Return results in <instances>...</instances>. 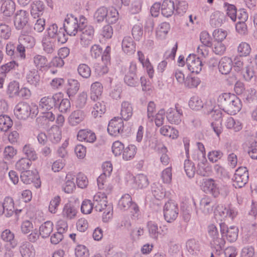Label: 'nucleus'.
Masks as SVG:
<instances>
[{"mask_svg": "<svg viewBox=\"0 0 257 257\" xmlns=\"http://www.w3.org/2000/svg\"><path fill=\"white\" fill-rule=\"evenodd\" d=\"M233 95L229 93H223L220 94L217 100L218 107L224 111L229 103L231 102V101H232Z\"/></svg>", "mask_w": 257, "mask_h": 257, "instance_id": "obj_28", "label": "nucleus"}, {"mask_svg": "<svg viewBox=\"0 0 257 257\" xmlns=\"http://www.w3.org/2000/svg\"><path fill=\"white\" fill-rule=\"evenodd\" d=\"M241 73L245 80L247 81H250L254 76L255 74L253 70V62L252 61L247 62Z\"/></svg>", "mask_w": 257, "mask_h": 257, "instance_id": "obj_45", "label": "nucleus"}, {"mask_svg": "<svg viewBox=\"0 0 257 257\" xmlns=\"http://www.w3.org/2000/svg\"><path fill=\"white\" fill-rule=\"evenodd\" d=\"M96 101L97 102L93 106V110L91 112L92 115L95 118L101 117V115L103 114L106 110L105 105L103 101H100L99 99Z\"/></svg>", "mask_w": 257, "mask_h": 257, "instance_id": "obj_44", "label": "nucleus"}, {"mask_svg": "<svg viewBox=\"0 0 257 257\" xmlns=\"http://www.w3.org/2000/svg\"><path fill=\"white\" fill-rule=\"evenodd\" d=\"M220 230L222 237L225 236L228 241L230 242L235 241L238 237V228L235 226L228 228L224 223L219 224Z\"/></svg>", "mask_w": 257, "mask_h": 257, "instance_id": "obj_12", "label": "nucleus"}, {"mask_svg": "<svg viewBox=\"0 0 257 257\" xmlns=\"http://www.w3.org/2000/svg\"><path fill=\"white\" fill-rule=\"evenodd\" d=\"M248 173L245 167H239L232 178L233 186L235 188H241L248 182Z\"/></svg>", "mask_w": 257, "mask_h": 257, "instance_id": "obj_9", "label": "nucleus"}, {"mask_svg": "<svg viewBox=\"0 0 257 257\" xmlns=\"http://www.w3.org/2000/svg\"><path fill=\"white\" fill-rule=\"evenodd\" d=\"M85 113L80 110H76L73 111L68 117L69 124L72 126H76L85 118Z\"/></svg>", "mask_w": 257, "mask_h": 257, "instance_id": "obj_27", "label": "nucleus"}, {"mask_svg": "<svg viewBox=\"0 0 257 257\" xmlns=\"http://www.w3.org/2000/svg\"><path fill=\"white\" fill-rule=\"evenodd\" d=\"M123 129V121L122 119L114 117L109 122L107 127L108 133L112 136H117L122 132Z\"/></svg>", "mask_w": 257, "mask_h": 257, "instance_id": "obj_14", "label": "nucleus"}, {"mask_svg": "<svg viewBox=\"0 0 257 257\" xmlns=\"http://www.w3.org/2000/svg\"><path fill=\"white\" fill-rule=\"evenodd\" d=\"M147 227L150 237L157 239L159 234L158 225L153 221H149L148 222Z\"/></svg>", "mask_w": 257, "mask_h": 257, "instance_id": "obj_63", "label": "nucleus"}, {"mask_svg": "<svg viewBox=\"0 0 257 257\" xmlns=\"http://www.w3.org/2000/svg\"><path fill=\"white\" fill-rule=\"evenodd\" d=\"M77 210L75 207L71 203H66L63 207L62 215V216L68 219H72L76 215Z\"/></svg>", "mask_w": 257, "mask_h": 257, "instance_id": "obj_40", "label": "nucleus"}, {"mask_svg": "<svg viewBox=\"0 0 257 257\" xmlns=\"http://www.w3.org/2000/svg\"><path fill=\"white\" fill-rule=\"evenodd\" d=\"M13 122L11 118L6 114L0 115V130L2 131L7 132L13 125Z\"/></svg>", "mask_w": 257, "mask_h": 257, "instance_id": "obj_46", "label": "nucleus"}, {"mask_svg": "<svg viewBox=\"0 0 257 257\" xmlns=\"http://www.w3.org/2000/svg\"><path fill=\"white\" fill-rule=\"evenodd\" d=\"M225 20L224 15L219 11H216L211 16L210 23L212 26L218 27Z\"/></svg>", "mask_w": 257, "mask_h": 257, "instance_id": "obj_48", "label": "nucleus"}, {"mask_svg": "<svg viewBox=\"0 0 257 257\" xmlns=\"http://www.w3.org/2000/svg\"><path fill=\"white\" fill-rule=\"evenodd\" d=\"M165 220L169 223L175 221L178 217L179 208L178 205L173 200H169L163 208Z\"/></svg>", "mask_w": 257, "mask_h": 257, "instance_id": "obj_6", "label": "nucleus"}, {"mask_svg": "<svg viewBox=\"0 0 257 257\" xmlns=\"http://www.w3.org/2000/svg\"><path fill=\"white\" fill-rule=\"evenodd\" d=\"M95 134L90 130H81L77 134V139L79 141L93 143L96 140Z\"/></svg>", "mask_w": 257, "mask_h": 257, "instance_id": "obj_23", "label": "nucleus"}, {"mask_svg": "<svg viewBox=\"0 0 257 257\" xmlns=\"http://www.w3.org/2000/svg\"><path fill=\"white\" fill-rule=\"evenodd\" d=\"M232 65L233 62L230 58L223 57L218 63L219 71L222 74H228L232 69Z\"/></svg>", "mask_w": 257, "mask_h": 257, "instance_id": "obj_21", "label": "nucleus"}, {"mask_svg": "<svg viewBox=\"0 0 257 257\" xmlns=\"http://www.w3.org/2000/svg\"><path fill=\"white\" fill-rule=\"evenodd\" d=\"M208 232L212 238L211 243V246L215 249L216 253L219 255L220 251L224 247L225 241L222 237H219L217 228L214 224H211L208 226Z\"/></svg>", "mask_w": 257, "mask_h": 257, "instance_id": "obj_5", "label": "nucleus"}, {"mask_svg": "<svg viewBox=\"0 0 257 257\" xmlns=\"http://www.w3.org/2000/svg\"><path fill=\"white\" fill-rule=\"evenodd\" d=\"M106 16H107V8L105 7L99 8L94 15V19L98 23H101L105 20Z\"/></svg>", "mask_w": 257, "mask_h": 257, "instance_id": "obj_58", "label": "nucleus"}, {"mask_svg": "<svg viewBox=\"0 0 257 257\" xmlns=\"http://www.w3.org/2000/svg\"><path fill=\"white\" fill-rule=\"evenodd\" d=\"M132 34L136 41H140L143 35V27L141 24L134 25L132 30Z\"/></svg>", "mask_w": 257, "mask_h": 257, "instance_id": "obj_59", "label": "nucleus"}, {"mask_svg": "<svg viewBox=\"0 0 257 257\" xmlns=\"http://www.w3.org/2000/svg\"><path fill=\"white\" fill-rule=\"evenodd\" d=\"M57 40L45 37L42 40L43 50L47 54H52L56 49Z\"/></svg>", "mask_w": 257, "mask_h": 257, "instance_id": "obj_36", "label": "nucleus"}, {"mask_svg": "<svg viewBox=\"0 0 257 257\" xmlns=\"http://www.w3.org/2000/svg\"><path fill=\"white\" fill-rule=\"evenodd\" d=\"M63 97L62 93H57L53 95H49L42 97L39 102V108L41 111H49L58 104Z\"/></svg>", "mask_w": 257, "mask_h": 257, "instance_id": "obj_3", "label": "nucleus"}, {"mask_svg": "<svg viewBox=\"0 0 257 257\" xmlns=\"http://www.w3.org/2000/svg\"><path fill=\"white\" fill-rule=\"evenodd\" d=\"M23 153L27 157V159L30 161H35L37 159L38 156L34 147L30 144L25 145L23 148Z\"/></svg>", "mask_w": 257, "mask_h": 257, "instance_id": "obj_49", "label": "nucleus"}, {"mask_svg": "<svg viewBox=\"0 0 257 257\" xmlns=\"http://www.w3.org/2000/svg\"><path fill=\"white\" fill-rule=\"evenodd\" d=\"M1 238L6 243L5 246L15 247L17 245L18 242L15 238V234L9 229H6L2 232Z\"/></svg>", "mask_w": 257, "mask_h": 257, "instance_id": "obj_19", "label": "nucleus"}, {"mask_svg": "<svg viewBox=\"0 0 257 257\" xmlns=\"http://www.w3.org/2000/svg\"><path fill=\"white\" fill-rule=\"evenodd\" d=\"M26 79L27 83L35 87H38L40 84V76L36 69L29 70L26 74Z\"/></svg>", "mask_w": 257, "mask_h": 257, "instance_id": "obj_24", "label": "nucleus"}, {"mask_svg": "<svg viewBox=\"0 0 257 257\" xmlns=\"http://www.w3.org/2000/svg\"><path fill=\"white\" fill-rule=\"evenodd\" d=\"M19 251L22 257H35L36 254L34 245L29 241H24L21 244Z\"/></svg>", "mask_w": 257, "mask_h": 257, "instance_id": "obj_18", "label": "nucleus"}, {"mask_svg": "<svg viewBox=\"0 0 257 257\" xmlns=\"http://www.w3.org/2000/svg\"><path fill=\"white\" fill-rule=\"evenodd\" d=\"M32 164L31 161L27 158H22L16 164V168L21 172L29 170Z\"/></svg>", "mask_w": 257, "mask_h": 257, "instance_id": "obj_55", "label": "nucleus"}, {"mask_svg": "<svg viewBox=\"0 0 257 257\" xmlns=\"http://www.w3.org/2000/svg\"><path fill=\"white\" fill-rule=\"evenodd\" d=\"M201 184L204 191L206 193L211 194L214 197H217L219 195V185L213 179L203 178Z\"/></svg>", "mask_w": 257, "mask_h": 257, "instance_id": "obj_10", "label": "nucleus"}, {"mask_svg": "<svg viewBox=\"0 0 257 257\" xmlns=\"http://www.w3.org/2000/svg\"><path fill=\"white\" fill-rule=\"evenodd\" d=\"M137 151V148L134 145H129L126 147H124L122 153L123 159L125 161L132 160L136 155Z\"/></svg>", "mask_w": 257, "mask_h": 257, "instance_id": "obj_42", "label": "nucleus"}, {"mask_svg": "<svg viewBox=\"0 0 257 257\" xmlns=\"http://www.w3.org/2000/svg\"><path fill=\"white\" fill-rule=\"evenodd\" d=\"M75 257H89L88 249L83 245H77L75 249Z\"/></svg>", "mask_w": 257, "mask_h": 257, "instance_id": "obj_64", "label": "nucleus"}, {"mask_svg": "<svg viewBox=\"0 0 257 257\" xmlns=\"http://www.w3.org/2000/svg\"><path fill=\"white\" fill-rule=\"evenodd\" d=\"M232 100L227 106L224 112L230 115H234L240 110L242 103L240 99L235 95L233 96Z\"/></svg>", "mask_w": 257, "mask_h": 257, "instance_id": "obj_20", "label": "nucleus"}, {"mask_svg": "<svg viewBox=\"0 0 257 257\" xmlns=\"http://www.w3.org/2000/svg\"><path fill=\"white\" fill-rule=\"evenodd\" d=\"M75 175L71 172L66 174V181L63 186V189L67 193H71L75 189V184L74 182Z\"/></svg>", "mask_w": 257, "mask_h": 257, "instance_id": "obj_31", "label": "nucleus"}, {"mask_svg": "<svg viewBox=\"0 0 257 257\" xmlns=\"http://www.w3.org/2000/svg\"><path fill=\"white\" fill-rule=\"evenodd\" d=\"M184 169L186 175L189 178L194 177L196 171L194 163L189 160H185L184 163Z\"/></svg>", "mask_w": 257, "mask_h": 257, "instance_id": "obj_50", "label": "nucleus"}, {"mask_svg": "<svg viewBox=\"0 0 257 257\" xmlns=\"http://www.w3.org/2000/svg\"><path fill=\"white\" fill-rule=\"evenodd\" d=\"M135 181L138 188L142 189L149 185V181L147 176L140 174L135 177Z\"/></svg>", "mask_w": 257, "mask_h": 257, "instance_id": "obj_57", "label": "nucleus"}, {"mask_svg": "<svg viewBox=\"0 0 257 257\" xmlns=\"http://www.w3.org/2000/svg\"><path fill=\"white\" fill-rule=\"evenodd\" d=\"M80 26V17L79 20L72 15H67L63 23L64 32L71 36H74L79 32Z\"/></svg>", "mask_w": 257, "mask_h": 257, "instance_id": "obj_2", "label": "nucleus"}, {"mask_svg": "<svg viewBox=\"0 0 257 257\" xmlns=\"http://www.w3.org/2000/svg\"><path fill=\"white\" fill-rule=\"evenodd\" d=\"M1 11L6 17H11L15 11V3L12 0H7L2 4Z\"/></svg>", "mask_w": 257, "mask_h": 257, "instance_id": "obj_29", "label": "nucleus"}, {"mask_svg": "<svg viewBox=\"0 0 257 257\" xmlns=\"http://www.w3.org/2000/svg\"><path fill=\"white\" fill-rule=\"evenodd\" d=\"M223 7L226 12L227 16L233 21L235 22L237 19V9L233 5L224 3Z\"/></svg>", "mask_w": 257, "mask_h": 257, "instance_id": "obj_51", "label": "nucleus"}, {"mask_svg": "<svg viewBox=\"0 0 257 257\" xmlns=\"http://www.w3.org/2000/svg\"><path fill=\"white\" fill-rule=\"evenodd\" d=\"M186 65L191 73L198 74L202 69L203 63L200 59L195 55L190 54L186 58Z\"/></svg>", "mask_w": 257, "mask_h": 257, "instance_id": "obj_11", "label": "nucleus"}, {"mask_svg": "<svg viewBox=\"0 0 257 257\" xmlns=\"http://www.w3.org/2000/svg\"><path fill=\"white\" fill-rule=\"evenodd\" d=\"M154 196L157 199H160L165 196V191L162 186L158 183H154L151 187Z\"/></svg>", "mask_w": 257, "mask_h": 257, "instance_id": "obj_53", "label": "nucleus"}, {"mask_svg": "<svg viewBox=\"0 0 257 257\" xmlns=\"http://www.w3.org/2000/svg\"><path fill=\"white\" fill-rule=\"evenodd\" d=\"M120 115L122 119L128 120L133 115V107L131 104L128 101H123L121 103Z\"/></svg>", "mask_w": 257, "mask_h": 257, "instance_id": "obj_39", "label": "nucleus"}, {"mask_svg": "<svg viewBox=\"0 0 257 257\" xmlns=\"http://www.w3.org/2000/svg\"><path fill=\"white\" fill-rule=\"evenodd\" d=\"M53 230V223L50 221H47L39 227V233L42 238L49 237Z\"/></svg>", "mask_w": 257, "mask_h": 257, "instance_id": "obj_38", "label": "nucleus"}, {"mask_svg": "<svg viewBox=\"0 0 257 257\" xmlns=\"http://www.w3.org/2000/svg\"><path fill=\"white\" fill-rule=\"evenodd\" d=\"M103 91V86L99 82L93 83L90 87V99L94 101H97L100 99Z\"/></svg>", "mask_w": 257, "mask_h": 257, "instance_id": "obj_25", "label": "nucleus"}, {"mask_svg": "<svg viewBox=\"0 0 257 257\" xmlns=\"http://www.w3.org/2000/svg\"><path fill=\"white\" fill-rule=\"evenodd\" d=\"M47 31L48 35L46 37L47 38L55 39L57 42L61 44H64L67 41V36L63 29L60 28L58 31V27L56 24L51 25Z\"/></svg>", "mask_w": 257, "mask_h": 257, "instance_id": "obj_7", "label": "nucleus"}, {"mask_svg": "<svg viewBox=\"0 0 257 257\" xmlns=\"http://www.w3.org/2000/svg\"><path fill=\"white\" fill-rule=\"evenodd\" d=\"M190 108L194 110H199L203 108L204 103L201 99L198 96L191 97L188 103Z\"/></svg>", "mask_w": 257, "mask_h": 257, "instance_id": "obj_52", "label": "nucleus"}, {"mask_svg": "<svg viewBox=\"0 0 257 257\" xmlns=\"http://www.w3.org/2000/svg\"><path fill=\"white\" fill-rule=\"evenodd\" d=\"M119 18V14L117 10L111 7L107 9V16H106L105 21L109 24L115 23Z\"/></svg>", "mask_w": 257, "mask_h": 257, "instance_id": "obj_47", "label": "nucleus"}, {"mask_svg": "<svg viewBox=\"0 0 257 257\" xmlns=\"http://www.w3.org/2000/svg\"><path fill=\"white\" fill-rule=\"evenodd\" d=\"M26 32L23 30L19 37V43H22L27 48H32L35 45V40L33 37L26 35Z\"/></svg>", "mask_w": 257, "mask_h": 257, "instance_id": "obj_32", "label": "nucleus"}, {"mask_svg": "<svg viewBox=\"0 0 257 257\" xmlns=\"http://www.w3.org/2000/svg\"><path fill=\"white\" fill-rule=\"evenodd\" d=\"M61 138V131L58 127H52L50 129L48 135V140L53 144L58 143Z\"/></svg>", "mask_w": 257, "mask_h": 257, "instance_id": "obj_43", "label": "nucleus"}, {"mask_svg": "<svg viewBox=\"0 0 257 257\" xmlns=\"http://www.w3.org/2000/svg\"><path fill=\"white\" fill-rule=\"evenodd\" d=\"M186 248L188 253L193 256H198L202 253L201 242L194 238L189 239L186 241Z\"/></svg>", "mask_w": 257, "mask_h": 257, "instance_id": "obj_16", "label": "nucleus"}, {"mask_svg": "<svg viewBox=\"0 0 257 257\" xmlns=\"http://www.w3.org/2000/svg\"><path fill=\"white\" fill-rule=\"evenodd\" d=\"M29 20V13L24 10L17 12L14 19V25L16 29L23 30L27 27Z\"/></svg>", "mask_w": 257, "mask_h": 257, "instance_id": "obj_15", "label": "nucleus"}, {"mask_svg": "<svg viewBox=\"0 0 257 257\" xmlns=\"http://www.w3.org/2000/svg\"><path fill=\"white\" fill-rule=\"evenodd\" d=\"M94 209L96 211L101 212L108 206L107 196L104 193L98 192L93 196Z\"/></svg>", "mask_w": 257, "mask_h": 257, "instance_id": "obj_17", "label": "nucleus"}, {"mask_svg": "<svg viewBox=\"0 0 257 257\" xmlns=\"http://www.w3.org/2000/svg\"><path fill=\"white\" fill-rule=\"evenodd\" d=\"M160 133L162 135L172 139H177L179 136L178 130L168 125L162 126L160 129Z\"/></svg>", "mask_w": 257, "mask_h": 257, "instance_id": "obj_34", "label": "nucleus"}, {"mask_svg": "<svg viewBox=\"0 0 257 257\" xmlns=\"http://www.w3.org/2000/svg\"><path fill=\"white\" fill-rule=\"evenodd\" d=\"M118 205L122 210L130 209L132 215L134 217L138 216L140 212L139 206L135 202L132 201V197L129 194H126L122 196L118 201Z\"/></svg>", "mask_w": 257, "mask_h": 257, "instance_id": "obj_4", "label": "nucleus"}, {"mask_svg": "<svg viewBox=\"0 0 257 257\" xmlns=\"http://www.w3.org/2000/svg\"><path fill=\"white\" fill-rule=\"evenodd\" d=\"M80 84L78 80L74 79L68 80L66 86L67 94L69 97L74 96L79 89Z\"/></svg>", "mask_w": 257, "mask_h": 257, "instance_id": "obj_33", "label": "nucleus"}, {"mask_svg": "<svg viewBox=\"0 0 257 257\" xmlns=\"http://www.w3.org/2000/svg\"><path fill=\"white\" fill-rule=\"evenodd\" d=\"M33 62L36 67L39 70L47 66L48 64L47 58L44 56L39 54L34 56Z\"/></svg>", "mask_w": 257, "mask_h": 257, "instance_id": "obj_54", "label": "nucleus"}, {"mask_svg": "<svg viewBox=\"0 0 257 257\" xmlns=\"http://www.w3.org/2000/svg\"><path fill=\"white\" fill-rule=\"evenodd\" d=\"M79 32L80 33V35H94V29L91 25H87V20L83 16H80V26Z\"/></svg>", "mask_w": 257, "mask_h": 257, "instance_id": "obj_35", "label": "nucleus"}, {"mask_svg": "<svg viewBox=\"0 0 257 257\" xmlns=\"http://www.w3.org/2000/svg\"><path fill=\"white\" fill-rule=\"evenodd\" d=\"M175 11L174 2L171 0H164L161 5L162 14L165 17L171 16Z\"/></svg>", "mask_w": 257, "mask_h": 257, "instance_id": "obj_30", "label": "nucleus"}, {"mask_svg": "<svg viewBox=\"0 0 257 257\" xmlns=\"http://www.w3.org/2000/svg\"><path fill=\"white\" fill-rule=\"evenodd\" d=\"M166 117L170 123L179 124L183 117L182 107L177 103L175 104V108H169L166 112Z\"/></svg>", "mask_w": 257, "mask_h": 257, "instance_id": "obj_8", "label": "nucleus"}, {"mask_svg": "<svg viewBox=\"0 0 257 257\" xmlns=\"http://www.w3.org/2000/svg\"><path fill=\"white\" fill-rule=\"evenodd\" d=\"M45 6L44 3L41 1H34L31 5V14L34 18H38L44 13Z\"/></svg>", "mask_w": 257, "mask_h": 257, "instance_id": "obj_22", "label": "nucleus"}, {"mask_svg": "<svg viewBox=\"0 0 257 257\" xmlns=\"http://www.w3.org/2000/svg\"><path fill=\"white\" fill-rule=\"evenodd\" d=\"M39 112L38 106L32 104L29 105L25 102H20L18 103L14 108V113L19 119H26L29 116L32 118L35 117Z\"/></svg>", "mask_w": 257, "mask_h": 257, "instance_id": "obj_1", "label": "nucleus"}, {"mask_svg": "<svg viewBox=\"0 0 257 257\" xmlns=\"http://www.w3.org/2000/svg\"><path fill=\"white\" fill-rule=\"evenodd\" d=\"M121 46L122 50L128 55L134 54L136 51V44L131 37H124Z\"/></svg>", "mask_w": 257, "mask_h": 257, "instance_id": "obj_26", "label": "nucleus"}, {"mask_svg": "<svg viewBox=\"0 0 257 257\" xmlns=\"http://www.w3.org/2000/svg\"><path fill=\"white\" fill-rule=\"evenodd\" d=\"M2 204L5 212V216L7 217L12 216L15 211L13 199L11 197H7L5 198L4 202Z\"/></svg>", "mask_w": 257, "mask_h": 257, "instance_id": "obj_37", "label": "nucleus"}, {"mask_svg": "<svg viewBox=\"0 0 257 257\" xmlns=\"http://www.w3.org/2000/svg\"><path fill=\"white\" fill-rule=\"evenodd\" d=\"M124 81L125 84L131 87H137L139 85V78L137 75L133 76L125 74L124 77Z\"/></svg>", "mask_w": 257, "mask_h": 257, "instance_id": "obj_60", "label": "nucleus"}, {"mask_svg": "<svg viewBox=\"0 0 257 257\" xmlns=\"http://www.w3.org/2000/svg\"><path fill=\"white\" fill-rule=\"evenodd\" d=\"M232 68H233V69L236 72L240 73L243 71L245 65L247 63V62L244 63L242 61V58L238 56H236L233 60H232Z\"/></svg>", "mask_w": 257, "mask_h": 257, "instance_id": "obj_61", "label": "nucleus"}, {"mask_svg": "<svg viewBox=\"0 0 257 257\" xmlns=\"http://www.w3.org/2000/svg\"><path fill=\"white\" fill-rule=\"evenodd\" d=\"M224 125L228 129H231L234 132H238L242 128L241 122L238 120H235L233 117H228L225 122Z\"/></svg>", "mask_w": 257, "mask_h": 257, "instance_id": "obj_41", "label": "nucleus"}, {"mask_svg": "<svg viewBox=\"0 0 257 257\" xmlns=\"http://www.w3.org/2000/svg\"><path fill=\"white\" fill-rule=\"evenodd\" d=\"M77 71L78 74L84 78H88L91 75V69L85 64H80L77 68Z\"/></svg>", "mask_w": 257, "mask_h": 257, "instance_id": "obj_62", "label": "nucleus"}, {"mask_svg": "<svg viewBox=\"0 0 257 257\" xmlns=\"http://www.w3.org/2000/svg\"><path fill=\"white\" fill-rule=\"evenodd\" d=\"M194 205L196 207V213L197 215H200L199 211L205 215L208 214L212 212L214 203L208 197L202 198L200 201L199 207H196V203L194 202Z\"/></svg>", "mask_w": 257, "mask_h": 257, "instance_id": "obj_13", "label": "nucleus"}, {"mask_svg": "<svg viewBox=\"0 0 257 257\" xmlns=\"http://www.w3.org/2000/svg\"><path fill=\"white\" fill-rule=\"evenodd\" d=\"M251 50L249 44L245 42H241L237 47V52L240 57L249 55Z\"/></svg>", "mask_w": 257, "mask_h": 257, "instance_id": "obj_56", "label": "nucleus"}]
</instances>
